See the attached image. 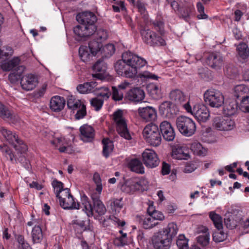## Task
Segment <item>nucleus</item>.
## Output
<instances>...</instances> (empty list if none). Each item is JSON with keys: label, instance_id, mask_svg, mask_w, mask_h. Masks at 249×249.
<instances>
[{"label": "nucleus", "instance_id": "46", "mask_svg": "<svg viewBox=\"0 0 249 249\" xmlns=\"http://www.w3.org/2000/svg\"><path fill=\"white\" fill-rule=\"evenodd\" d=\"M209 216L217 230H221L223 228L222 219L219 214L211 212L210 213Z\"/></svg>", "mask_w": 249, "mask_h": 249}, {"label": "nucleus", "instance_id": "43", "mask_svg": "<svg viewBox=\"0 0 249 249\" xmlns=\"http://www.w3.org/2000/svg\"><path fill=\"white\" fill-rule=\"evenodd\" d=\"M249 91V89L245 85H239L234 87V95L237 98L243 97L244 94H247Z\"/></svg>", "mask_w": 249, "mask_h": 249}, {"label": "nucleus", "instance_id": "52", "mask_svg": "<svg viewBox=\"0 0 249 249\" xmlns=\"http://www.w3.org/2000/svg\"><path fill=\"white\" fill-rule=\"evenodd\" d=\"M239 108L245 113H249V96H244L242 97Z\"/></svg>", "mask_w": 249, "mask_h": 249}, {"label": "nucleus", "instance_id": "47", "mask_svg": "<svg viewBox=\"0 0 249 249\" xmlns=\"http://www.w3.org/2000/svg\"><path fill=\"white\" fill-rule=\"evenodd\" d=\"M122 199V198H116L111 201L110 206L113 212H115L116 213L120 212L124 206Z\"/></svg>", "mask_w": 249, "mask_h": 249}, {"label": "nucleus", "instance_id": "22", "mask_svg": "<svg viewBox=\"0 0 249 249\" xmlns=\"http://www.w3.org/2000/svg\"><path fill=\"white\" fill-rule=\"evenodd\" d=\"M80 139L84 142H89L93 141L95 133L93 128L88 124H84L80 127Z\"/></svg>", "mask_w": 249, "mask_h": 249}, {"label": "nucleus", "instance_id": "48", "mask_svg": "<svg viewBox=\"0 0 249 249\" xmlns=\"http://www.w3.org/2000/svg\"><path fill=\"white\" fill-rule=\"evenodd\" d=\"M0 117L3 119L10 120H12L13 117L12 112L1 103H0Z\"/></svg>", "mask_w": 249, "mask_h": 249}, {"label": "nucleus", "instance_id": "64", "mask_svg": "<svg viewBox=\"0 0 249 249\" xmlns=\"http://www.w3.org/2000/svg\"><path fill=\"white\" fill-rule=\"evenodd\" d=\"M155 29L162 35L164 34L163 23L160 21H156L153 22Z\"/></svg>", "mask_w": 249, "mask_h": 249}, {"label": "nucleus", "instance_id": "31", "mask_svg": "<svg viewBox=\"0 0 249 249\" xmlns=\"http://www.w3.org/2000/svg\"><path fill=\"white\" fill-rule=\"evenodd\" d=\"M170 98L177 104H179L183 107V105L186 104L184 103L186 98L183 93L179 89H175L171 91L170 93Z\"/></svg>", "mask_w": 249, "mask_h": 249}, {"label": "nucleus", "instance_id": "11", "mask_svg": "<svg viewBox=\"0 0 249 249\" xmlns=\"http://www.w3.org/2000/svg\"><path fill=\"white\" fill-rule=\"evenodd\" d=\"M142 159L143 164L149 168L158 166L160 160L156 152L152 149H146L142 153Z\"/></svg>", "mask_w": 249, "mask_h": 249}, {"label": "nucleus", "instance_id": "12", "mask_svg": "<svg viewBox=\"0 0 249 249\" xmlns=\"http://www.w3.org/2000/svg\"><path fill=\"white\" fill-rule=\"evenodd\" d=\"M159 108L160 115L167 118H173L179 111L177 105L169 101L162 102Z\"/></svg>", "mask_w": 249, "mask_h": 249}, {"label": "nucleus", "instance_id": "27", "mask_svg": "<svg viewBox=\"0 0 249 249\" xmlns=\"http://www.w3.org/2000/svg\"><path fill=\"white\" fill-rule=\"evenodd\" d=\"M223 113L227 116L234 115L237 111L238 104L234 99H230L224 102Z\"/></svg>", "mask_w": 249, "mask_h": 249}, {"label": "nucleus", "instance_id": "53", "mask_svg": "<svg viewBox=\"0 0 249 249\" xmlns=\"http://www.w3.org/2000/svg\"><path fill=\"white\" fill-rule=\"evenodd\" d=\"M93 180L96 185V190L98 192L97 194H101L103 187L101 178L98 173L96 172L94 174L93 176Z\"/></svg>", "mask_w": 249, "mask_h": 249}, {"label": "nucleus", "instance_id": "20", "mask_svg": "<svg viewBox=\"0 0 249 249\" xmlns=\"http://www.w3.org/2000/svg\"><path fill=\"white\" fill-rule=\"evenodd\" d=\"M138 113L141 118L146 122L154 121L157 117L156 110L151 107H139Z\"/></svg>", "mask_w": 249, "mask_h": 249}, {"label": "nucleus", "instance_id": "37", "mask_svg": "<svg viewBox=\"0 0 249 249\" xmlns=\"http://www.w3.org/2000/svg\"><path fill=\"white\" fill-rule=\"evenodd\" d=\"M81 203L82 205L83 206L82 208L83 211H85L88 217L93 215V209L89 201V198L84 195L81 196Z\"/></svg>", "mask_w": 249, "mask_h": 249}, {"label": "nucleus", "instance_id": "13", "mask_svg": "<svg viewBox=\"0 0 249 249\" xmlns=\"http://www.w3.org/2000/svg\"><path fill=\"white\" fill-rule=\"evenodd\" d=\"M234 125V122L228 116H217L213 119V126L219 130H231L233 129Z\"/></svg>", "mask_w": 249, "mask_h": 249}, {"label": "nucleus", "instance_id": "32", "mask_svg": "<svg viewBox=\"0 0 249 249\" xmlns=\"http://www.w3.org/2000/svg\"><path fill=\"white\" fill-rule=\"evenodd\" d=\"M199 229V231L202 232L203 234L197 237V241L202 246L205 247L209 244L210 241V235L208 232V229L204 226H202Z\"/></svg>", "mask_w": 249, "mask_h": 249}, {"label": "nucleus", "instance_id": "29", "mask_svg": "<svg viewBox=\"0 0 249 249\" xmlns=\"http://www.w3.org/2000/svg\"><path fill=\"white\" fill-rule=\"evenodd\" d=\"M194 8L193 5L188 2H185L180 7L178 12L179 18L184 19L185 21L188 22L190 18V15Z\"/></svg>", "mask_w": 249, "mask_h": 249}, {"label": "nucleus", "instance_id": "4", "mask_svg": "<svg viewBox=\"0 0 249 249\" xmlns=\"http://www.w3.org/2000/svg\"><path fill=\"white\" fill-rule=\"evenodd\" d=\"M183 108L189 113L194 116L198 122H206L210 116L208 108L204 105L197 104L192 108L189 101L183 105Z\"/></svg>", "mask_w": 249, "mask_h": 249}, {"label": "nucleus", "instance_id": "28", "mask_svg": "<svg viewBox=\"0 0 249 249\" xmlns=\"http://www.w3.org/2000/svg\"><path fill=\"white\" fill-rule=\"evenodd\" d=\"M60 205L64 209H79L80 204L76 203L74 198L71 195L70 196L65 198L60 197Z\"/></svg>", "mask_w": 249, "mask_h": 249}, {"label": "nucleus", "instance_id": "40", "mask_svg": "<svg viewBox=\"0 0 249 249\" xmlns=\"http://www.w3.org/2000/svg\"><path fill=\"white\" fill-rule=\"evenodd\" d=\"M238 54L241 59L245 61L249 55V49L248 45L245 43H240L237 47Z\"/></svg>", "mask_w": 249, "mask_h": 249}, {"label": "nucleus", "instance_id": "54", "mask_svg": "<svg viewBox=\"0 0 249 249\" xmlns=\"http://www.w3.org/2000/svg\"><path fill=\"white\" fill-rule=\"evenodd\" d=\"M0 148L2 149L3 154L7 159H9L11 162H13L14 160L16 161V156L13 154L10 149L7 147H4L2 148V146L0 145Z\"/></svg>", "mask_w": 249, "mask_h": 249}, {"label": "nucleus", "instance_id": "45", "mask_svg": "<svg viewBox=\"0 0 249 249\" xmlns=\"http://www.w3.org/2000/svg\"><path fill=\"white\" fill-rule=\"evenodd\" d=\"M188 241L189 239L184 234L179 235L176 241L178 249H189Z\"/></svg>", "mask_w": 249, "mask_h": 249}, {"label": "nucleus", "instance_id": "1", "mask_svg": "<svg viewBox=\"0 0 249 249\" xmlns=\"http://www.w3.org/2000/svg\"><path fill=\"white\" fill-rule=\"evenodd\" d=\"M146 61L142 57L127 51L122 55V59L114 65L117 74L125 78H133L138 73V70L144 66Z\"/></svg>", "mask_w": 249, "mask_h": 249}, {"label": "nucleus", "instance_id": "60", "mask_svg": "<svg viewBox=\"0 0 249 249\" xmlns=\"http://www.w3.org/2000/svg\"><path fill=\"white\" fill-rule=\"evenodd\" d=\"M226 72L230 78H234L238 74L237 68L232 65H229L226 67Z\"/></svg>", "mask_w": 249, "mask_h": 249}, {"label": "nucleus", "instance_id": "19", "mask_svg": "<svg viewBox=\"0 0 249 249\" xmlns=\"http://www.w3.org/2000/svg\"><path fill=\"white\" fill-rule=\"evenodd\" d=\"M37 77L32 74H29L23 76L20 80L22 88L27 91L34 89L37 86Z\"/></svg>", "mask_w": 249, "mask_h": 249}, {"label": "nucleus", "instance_id": "35", "mask_svg": "<svg viewBox=\"0 0 249 249\" xmlns=\"http://www.w3.org/2000/svg\"><path fill=\"white\" fill-rule=\"evenodd\" d=\"M147 90L152 98L157 100L161 97L160 87L156 84H151L147 86Z\"/></svg>", "mask_w": 249, "mask_h": 249}, {"label": "nucleus", "instance_id": "49", "mask_svg": "<svg viewBox=\"0 0 249 249\" xmlns=\"http://www.w3.org/2000/svg\"><path fill=\"white\" fill-rule=\"evenodd\" d=\"M142 227L145 229H150L158 224V222L154 221L151 216L145 217L141 221Z\"/></svg>", "mask_w": 249, "mask_h": 249}, {"label": "nucleus", "instance_id": "10", "mask_svg": "<svg viewBox=\"0 0 249 249\" xmlns=\"http://www.w3.org/2000/svg\"><path fill=\"white\" fill-rule=\"evenodd\" d=\"M171 238L164 232L155 233L152 238V242L155 249H169L172 243Z\"/></svg>", "mask_w": 249, "mask_h": 249}, {"label": "nucleus", "instance_id": "25", "mask_svg": "<svg viewBox=\"0 0 249 249\" xmlns=\"http://www.w3.org/2000/svg\"><path fill=\"white\" fill-rule=\"evenodd\" d=\"M107 64L104 61L103 58L98 59L93 66V70L95 72L93 74V77L101 79L105 77L107 71Z\"/></svg>", "mask_w": 249, "mask_h": 249}, {"label": "nucleus", "instance_id": "42", "mask_svg": "<svg viewBox=\"0 0 249 249\" xmlns=\"http://www.w3.org/2000/svg\"><path fill=\"white\" fill-rule=\"evenodd\" d=\"M79 55L81 59L83 62L88 61L91 56L93 55L91 54L89 49L87 46H81L79 49Z\"/></svg>", "mask_w": 249, "mask_h": 249}, {"label": "nucleus", "instance_id": "58", "mask_svg": "<svg viewBox=\"0 0 249 249\" xmlns=\"http://www.w3.org/2000/svg\"><path fill=\"white\" fill-rule=\"evenodd\" d=\"M224 222L227 228L230 229H232L237 226V222L231 215L225 218Z\"/></svg>", "mask_w": 249, "mask_h": 249}, {"label": "nucleus", "instance_id": "50", "mask_svg": "<svg viewBox=\"0 0 249 249\" xmlns=\"http://www.w3.org/2000/svg\"><path fill=\"white\" fill-rule=\"evenodd\" d=\"M191 149L195 154L198 155H203L204 154L205 149L201 144L198 142H194L192 143Z\"/></svg>", "mask_w": 249, "mask_h": 249}, {"label": "nucleus", "instance_id": "24", "mask_svg": "<svg viewBox=\"0 0 249 249\" xmlns=\"http://www.w3.org/2000/svg\"><path fill=\"white\" fill-rule=\"evenodd\" d=\"M145 94L140 88H135L129 90L125 95V98L129 101L137 103L142 101L144 98Z\"/></svg>", "mask_w": 249, "mask_h": 249}, {"label": "nucleus", "instance_id": "9", "mask_svg": "<svg viewBox=\"0 0 249 249\" xmlns=\"http://www.w3.org/2000/svg\"><path fill=\"white\" fill-rule=\"evenodd\" d=\"M204 99L205 103L213 107L219 108L224 104V96L220 91L215 89L206 91Z\"/></svg>", "mask_w": 249, "mask_h": 249}, {"label": "nucleus", "instance_id": "39", "mask_svg": "<svg viewBox=\"0 0 249 249\" xmlns=\"http://www.w3.org/2000/svg\"><path fill=\"white\" fill-rule=\"evenodd\" d=\"M160 231L164 232L172 240L173 238L177 234L178 228L177 224L172 222L169 223L166 228Z\"/></svg>", "mask_w": 249, "mask_h": 249}, {"label": "nucleus", "instance_id": "62", "mask_svg": "<svg viewBox=\"0 0 249 249\" xmlns=\"http://www.w3.org/2000/svg\"><path fill=\"white\" fill-rule=\"evenodd\" d=\"M100 222H102L103 227H107L110 226L112 223L114 224V217L111 215L106 216L103 220L102 218L100 219Z\"/></svg>", "mask_w": 249, "mask_h": 249}, {"label": "nucleus", "instance_id": "30", "mask_svg": "<svg viewBox=\"0 0 249 249\" xmlns=\"http://www.w3.org/2000/svg\"><path fill=\"white\" fill-rule=\"evenodd\" d=\"M20 59L18 57H14L11 60L3 62L1 68L4 71H17L18 67L20 66Z\"/></svg>", "mask_w": 249, "mask_h": 249}, {"label": "nucleus", "instance_id": "23", "mask_svg": "<svg viewBox=\"0 0 249 249\" xmlns=\"http://www.w3.org/2000/svg\"><path fill=\"white\" fill-rule=\"evenodd\" d=\"M100 194L97 193H93L91 195L93 207H92L93 211H94L100 216L103 215L107 212L106 207L100 199Z\"/></svg>", "mask_w": 249, "mask_h": 249}, {"label": "nucleus", "instance_id": "59", "mask_svg": "<svg viewBox=\"0 0 249 249\" xmlns=\"http://www.w3.org/2000/svg\"><path fill=\"white\" fill-rule=\"evenodd\" d=\"M112 99L115 101H120L123 98V93L115 87H112Z\"/></svg>", "mask_w": 249, "mask_h": 249}, {"label": "nucleus", "instance_id": "41", "mask_svg": "<svg viewBox=\"0 0 249 249\" xmlns=\"http://www.w3.org/2000/svg\"><path fill=\"white\" fill-rule=\"evenodd\" d=\"M115 48L112 44H107L104 46L101 51L102 55V58H109L115 52Z\"/></svg>", "mask_w": 249, "mask_h": 249}, {"label": "nucleus", "instance_id": "18", "mask_svg": "<svg viewBox=\"0 0 249 249\" xmlns=\"http://www.w3.org/2000/svg\"><path fill=\"white\" fill-rule=\"evenodd\" d=\"M160 133L162 134L163 139L166 141H173L175 137V132L170 123L163 121L160 124Z\"/></svg>", "mask_w": 249, "mask_h": 249}, {"label": "nucleus", "instance_id": "33", "mask_svg": "<svg viewBox=\"0 0 249 249\" xmlns=\"http://www.w3.org/2000/svg\"><path fill=\"white\" fill-rule=\"evenodd\" d=\"M128 167L132 171L137 173L142 174L144 173V168L142 162L137 159L130 160L128 163Z\"/></svg>", "mask_w": 249, "mask_h": 249}, {"label": "nucleus", "instance_id": "36", "mask_svg": "<svg viewBox=\"0 0 249 249\" xmlns=\"http://www.w3.org/2000/svg\"><path fill=\"white\" fill-rule=\"evenodd\" d=\"M102 144L103 145V155L107 158L113 151L114 148L113 142L108 138H104L102 140Z\"/></svg>", "mask_w": 249, "mask_h": 249}, {"label": "nucleus", "instance_id": "16", "mask_svg": "<svg viewBox=\"0 0 249 249\" xmlns=\"http://www.w3.org/2000/svg\"><path fill=\"white\" fill-rule=\"evenodd\" d=\"M6 140L11 145L13 146L15 150L21 154L24 153L27 150V145L22 141L18 139L15 133H13L11 131Z\"/></svg>", "mask_w": 249, "mask_h": 249}, {"label": "nucleus", "instance_id": "38", "mask_svg": "<svg viewBox=\"0 0 249 249\" xmlns=\"http://www.w3.org/2000/svg\"><path fill=\"white\" fill-rule=\"evenodd\" d=\"M102 46L103 45L101 41L93 39L89 42L88 47L89 49L91 54L93 56H95L98 53L101 52Z\"/></svg>", "mask_w": 249, "mask_h": 249}, {"label": "nucleus", "instance_id": "8", "mask_svg": "<svg viewBox=\"0 0 249 249\" xmlns=\"http://www.w3.org/2000/svg\"><path fill=\"white\" fill-rule=\"evenodd\" d=\"M140 33L144 43L151 46L165 45V41L160 36L157 35L154 32L141 27Z\"/></svg>", "mask_w": 249, "mask_h": 249}, {"label": "nucleus", "instance_id": "51", "mask_svg": "<svg viewBox=\"0 0 249 249\" xmlns=\"http://www.w3.org/2000/svg\"><path fill=\"white\" fill-rule=\"evenodd\" d=\"M52 185L53 188L54 192L56 196H59V194H60L65 189L64 188L63 183L56 179H54L52 181Z\"/></svg>", "mask_w": 249, "mask_h": 249}, {"label": "nucleus", "instance_id": "17", "mask_svg": "<svg viewBox=\"0 0 249 249\" xmlns=\"http://www.w3.org/2000/svg\"><path fill=\"white\" fill-rule=\"evenodd\" d=\"M205 62L212 68L219 70L223 66V57L219 53H213L208 54Z\"/></svg>", "mask_w": 249, "mask_h": 249}, {"label": "nucleus", "instance_id": "15", "mask_svg": "<svg viewBox=\"0 0 249 249\" xmlns=\"http://www.w3.org/2000/svg\"><path fill=\"white\" fill-rule=\"evenodd\" d=\"M102 89H103V91H101L97 93V97L92 99L90 100V104L91 106L94 107L95 110H99L102 107L104 99H108L111 95V92L107 87H103Z\"/></svg>", "mask_w": 249, "mask_h": 249}, {"label": "nucleus", "instance_id": "63", "mask_svg": "<svg viewBox=\"0 0 249 249\" xmlns=\"http://www.w3.org/2000/svg\"><path fill=\"white\" fill-rule=\"evenodd\" d=\"M151 213V216L152 217L153 220H158L160 221H162L164 219V216L163 214L160 211H155L154 212H152Z\"/></svg>", "mask_w": 249, "mask_h": 249}, {"label": "nucleus", "instance_id": "61", "mask_svg": "<svg viewBox=\"0 0 249 249\" xmlns=\"http://www.w3.org/2000/svg\"><path fill=\"white\" fill-rule=\"evenodd\" d=\"M138 11L145 18H147V11L145 7V4L141 0H138L136 4Z\"/></svg>", "mask_w": 249, "mask_h": 249}, {"label": "nucleus", "instance_id": "21", "mask_svg": "<svg viewBox=\"0 0 249 249\" xmlns=\"http://www.w3.org/2000/svg\"><path fill=\"white\" fill-rule=\"evenodd\" d=\"M172 156L177 160H188L190 158L189 150L185 146L176 145L172 147Z\"/></svg>", "mask_w": 249, "mask_h": 249}, {"label": "nucleus", "instance_id": "14", "mask_svg": "<svg viewBox=\"0 0 249 249\" xmlns=\"http://www.w3.org/2000/svg\"><path fill=\"white\" fill-rule=\"evenodd\" d=\"M144 181L137 178L130 179L125 182L122 187V190L126 193H133L136 191L145 190L143 186Z\"/></svg>", "mask_w": 249, "mask_h": 249}, {"label": "nucleus", "instance_id": "34", "mask_svg": "<svg viewBox=\"0 0 249 249\" xmlns=\"http://www.w3.org/2000/svg\"><path fill=\"white\" fill-rule=\"evenodd\" d=\"M25 67L21 65L18 67V70L16 72L10 73L8 75V79L10 82L12 84H15L22 78V73L25 70Z\"/></svg>", "mask_w": 249, "mask_h": 249}, {"label": "nucleus", "instance_id": "26", "mask_svg": "<svg viewBox=\"0 0 249 249\" xmlns=\"http://www.w3.org/2000/svg\"><path fill=\"white\" fill-rule=\"evenodd\" d=\"M65 104L66 101L64 97L60 96H54L51 99L50 107L53 111L59 112L63 109Z\"/></svg>", "mask_w": 249, "mask_h": 249}, {"label": "nucleus", "instance_id": "5", "mask_svg": "<svg viewBox=\"0 0 249 249\" xmlns=\"http://www.w3.org/2000/svg\"><path fill=\"white\" fill-rule=\"evenodd\" d=\"M143 135L146 142L153 146H159L161 136L158 126L153 123L147 124L143 130Z\"/></svg>", "mask_w": 249, "mask_h": 249}, {"label": "nucleus", "instance_id": "44", "mask_svg": "<svg viewBox=\"0 0 249 249\" xmlns=\"http://www.w3.org/2000/svg\"><path fill=\"white\" fill-rule=\"evenodd\" d=\"M32 239L34 243L41 242L43 238L42 230L39 226H35L32 230Z\"/></svg>", "mask_w": 249, "mask_h": 249}, {"label": "nucleus", "instance_id": "7", "mask_svg": "<svg viewBox=\"0 0 249 249\" xmlns=\"http://www.w3.org/2000/svg\"><path fill=\"white\" fill-rule=\"evenodd\" d=\"M113 119L116 123V130L118 134L126 140H131L132 138L127 128L125 120L123 117V111L118 109L114 112Z\"/></svg>", "mask_w": 249, "mask_h": 249}, {"label": "nucleus", "instance_id": "6", "mask_svg": "<svg viewBox=\"0 0 249 249\" xmlns=\"http://www.w3.org/2000/svg\"><path fill=\"white\" fill-rule=\"evenodd\" d=\"M67 105L68 108L73 113L76 111L75 115L76 120L83 118L87 114L86 106L84 102L73 95L68 96Z\"/></svg>", "mask_w": 249, "mask_h": 249}, {"label": "nucleus", "instance_id": "55", "mask_svg": "<svg viewBox=\"0 0 249 249\" xmlns=\"http://www.w3.org/2000/svg\"><path fill=\"white\" fill-rule=\"evenodd\" d=\"M226 238L227 234L221 230H218V231L213 234V239L215 242L223 241Z\"/></svg>", "mask_w": 249, "mask_h": 249}, {"label": "nucleus", "instance_id": "2", "mask_svg": "<svg viewBox=\"0 0 249 249\" xmlns=\"http://www.w3.org/2000/svg\"><path fill=\"white\" fill-rule=\"evenodd\" d=\"M76 18L79 23L73 28V32L77 36V40L85 39L94 34L96 30L97 18L93 13L86 11L79 13Z\"/></svg>", "mask_w": 249, "mask_h": 249}, {"label": "nucleus", "instance_id": "3", "mask_svg": "<svg viewBox=\"0 0 249 249\" xmlns=\"http://www.w3.org/2000/svg\"><path fill=\"white\" fill-rule=\"evenodd\" d=\"M176 124L178 131L184 136L191 137L196 131V124L189 117L180 116L177 118Z\"/></svg>", "mask_w": 249, "mask_h": 249}, {"label": "nucleus", "instance_id": "57", "mask_svg": "<svg viewBox=\"0 0 249 249\" xmlns=\"http://www.w3.org/2000/svg\"><path fill=\"white\" fill-rule=\"evenodd\" d=\"M96 39L102 42V41L105 40L107 38V31L104 29L100 28L96 31Z\"/></svg>", "mask_w": 249, "mask_h": 249}, {"label": "nucleus", "instance_id": "56", "mask_svg": "<svg viewBox=\"0 0 249 249\" xmlns=\"http://www.w3.org/2000/svg\"><path fill=\"white\" fill-rule=\"evenodd\" d=\"M138 77L143 80H147L149 79L157 80L158 76L154 74H152L149 71H144L142 72L138 73Z\"/></svg>", "mask_w": 249, "mask_h": 249}]
</instances>
